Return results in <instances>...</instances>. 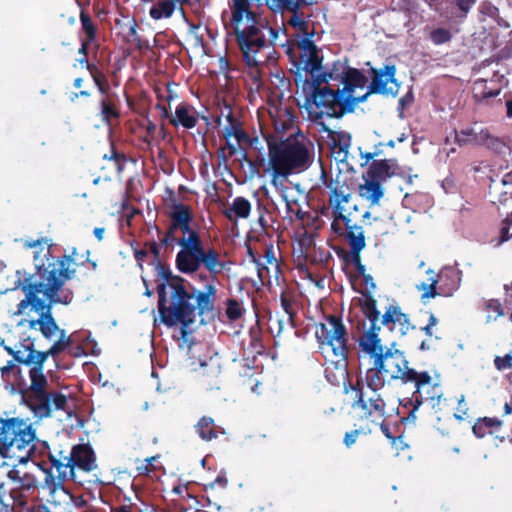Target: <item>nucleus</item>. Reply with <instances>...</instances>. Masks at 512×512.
Here are the masks:
<instances>
[{
    "instance_id": "nucleus-14",
    "label": "nucleus",
    "mask_w": 512,
    "mask_h": 512,
    "mask_svg": "<svg viewBox=\"0 0 512 512\" xmlns=\"http://www.w3.org/2000/svg\"><path fill=\"white\" fill-rule=\"evenodd\" d=\"M69 481L83 485L80 473H89L97 468L96 455L89 444L74 445L69 452Z\"/></svg>"
},
{
    "instance_id": "nucleus-1",
    "label": "nucleus",
    "mask_w": 512,
    "mask_h": 512,
    "mask_svg": "<svg viewBox=\"0 0 512 512\" xmlns=\"http://www.w3.org/2000/svg\"><path fill=\"white\" fill-rule=\"evenodd\" d=\"M46 257L40 260L36 256L37 272L28 274L16 282V286L22 290L25 297L17 304V310L14 312L16 316L22 315L30 306L32 310L39 313V317L28 320V327L30 329L38 327L43 337L48 340L58 334V339L47 351H40L39 365H44L49 356L56 357L68 350L73 343L72 336L67 335L66 331L57 324L52 307L54 304L68 305L72 302L73 293L61 291V289L67 280L74 277L76 271L68 269V258L57 265L48 251H46Z\"/></svg>"
},
{
    "instance_id": "nucleus-30",
    "label": "nucleus",
    "mask_w": 512,
    "mask_h": 512,
    "mask_svg": "<svg viewBox=\"0 0 512 512\" xmlns=\"http://www.w3.org/2000/svg\"><path fill=\"white\" fill-rule=\"evenodd\" d=\"M79 18L81 23V33L84 34V38L81 39L80 51L84 52L86 50V45H92L96 41L97 25L92 20L91 16L83 9L80 11Z\"/></svg>"
},
{
    "instance_id": "nucleus-21",
    "label": "nucleus",
    "mask_w": 512,
    "mask_h": 512,
    "mask_svg": "<svg viewBox=\"0 0 512 512\" xmlns=\"http://www.w3.org/2000/svg\"><path fill=\"white\" fill-rule=\"evenodd\" d=\"M322 131L327 133L328 138L332 142V151L335 159L341 162L345 161L351 147V134L346 131H334L327 126H324Z\"/></svg>"
},
{
    "instance_id": "nucleus-19",
    "label": "nucleus",
    "mask_w": 512,
    "mask_h": 512,
    "mask_svg": "<svg viewBox=\"0 0 512 512\" xmlns=\"http://www.w3.org/2000/svg\"><path fill=\"white\" fill-rule=\"evenodd\" d=\"M199 120V113L196 108L188 102H181L177 105L175 112L171 115L169 123L174 126H182L185 129L194 128Z\"/></svg>"
},
{
    "instance_id": "nucleus-63",
    "label": "nucleus",
    "mask_w": 512,
    "mask_h": 512,
    "mask_svg": "<svg viewBox=\"0 0 512 512\" xmlns=\"http://www.w3.org/2000/svg\"><path fill=\"white\" fill-rule=\"evenodd\" d=\"M361 276L363 277V281L366 286V290L362 292V295L364 293H370L372 295V290L376 288V284L374 282L373 277L370 274H366V272H364V275Z\"/></svg>"
},
{
    "instance_id": "nucleus-25",
    "label": "nucleus",
    "mask_w": 512,
    "mask_h": 512,
    "mask_svg": "<svg viewBox=\"0 0 512 512\" xmlns=\"http://www.w3.org/2000/svg\"><path fill=\"white\" fill-rule=\"evenodd\" d=\"M29 493L12 488L6 494L5 504L1 506L0 512L30 511Z\"/></svg>"
},
{
    "instance_id": "nucleus-41",
    "label": "nucleus",
    "mask_w": 512,
    "mask_h": 512,
    "mask_svg": "<svg viewBox=\"0 0 512 512\" xmlns=\"http://www.w3.org/2000/svg\"><path fill=\"white\" fill-rule=\"evenodd\" d=\"M350 247V261L355 266L356 271L359 275H364L366 272L365 266L361 262L360 252L365 247V239L352 238L351 243H348Z\"/></svg>"
},
{
    "instance_id": "nucleus-43",
    "label": "nucleus",
    "mask_w": 512,
    "mask_h": 512,
    "mask_svg": "<svg viewBox=\"0 0 512 512\" xmlns=\"http://www.w3.org/2000/svg\"><path fill=\"white\" fill-rule=\"evenodd\" d=\"M427 274L431 275L428 282H423L417 286L419 291H423L421 295L422 300L441 296L440 286H438V281L434 276L435 272L432 269H428Z\"/></svg>"
},
{
    "instance_id": "nucleus-13",
    "label": "nucleus",
    "mask_w": 512,
    "mask_h": 512,
    "mask_svg": "<svg viewBox=\"0 0 512 512\" xmlns=\"http://www.w3.org/2000/svg\"><path fill=\"white\" fill-rule=\"evenodd\" d=\"M326 186L331 189L329 198L330 204L333 206V221L331 228L334 233L343 237L348 243H351L352 238L365 239L363 224L355 220H347V216L341 212V203H348L349 193H345L343 187L333 186V181L330 180Z\"/></svg>"
},
{
    "instance_id": "nucleus-5",
    "label": "nucleus",
    "mask_w": 512,
    "mask_h": 512,
    "mask_svg": "<svg viewBox=\"0 0 512 512\" xmlns=\"http://www.w3.org/2000/svg\"><path fill=\"white\" fill-rule=\"evenodd\" d=\"M6 350L20 364L31 366L29 371L30 386L25 394V401L34 415L40 419L50 417L53 411L66 410L67 397L57 391H49L48 380L43 373V365H39L38 356L40 351L29 346L14 351L6 347Z\"/></svg>"
},
{
    "instance_id": "nucleus-2",
    "label": "nucleus",
    "mask_w": 512,
    "mask_h": 512,
    "mask_svg": "<svg viewBox=\"0 0 512 512\" xmlns=\"http://www.w3.org/2000/svg\"><path fill=\"white\" fill-rule=\"evenodd\" d=\"M357 344L359 357H367L371 366L364 376L359 375L356 382L350 384L354 392L352 408L360 409L365 418L379 419L386 410V401L379 391L394 380L407 384V374L415 369L409 367L404 352L396 348V342L387 346L374 330L367 337H358Z\"/></svg>"
},
{
    "instance_id": "nucleus-39",
    "label": "nucleus",
    "mask_w": 512,
    "mask_h": 512,
    "mask_svg": "<svg viewBox=\"0 0 512 512\" xmlns=\"http://www.w3.org/2000/svg\"><path fill=\"white\" fill-rule=\"evenodd\" d=\"M478 145L485 146L497 153H501L506 147L505 142L501 138L492 135L487 128L478 132Z\"/></svg>"
},
{
    "instance_id": "nucleus-38",
    "label": "nucleus",
    "mask_w": 512,
    "mask_h": 512,
    "mask_svg": "<svg viewBox=\"0 0 512 512\" xmlns=\"http://www.w3.org/2000/svg\"><path fill=\"white\" fill-rule=\"evenodd\" d=\"M392 174L393 172L391 171V165L386 159L374 160L365 173L366 176L379 182L385 181L387 178L392 176Z\"/></svg>"
},
{
    "instance_id": "nucleus-4",
    "label": "nucleus",
    "mask_w": 512,
    "mask_h": 512,
    "mask_svg": "<svg viewBox=\"0 0 512 512\" xmlns=\"http://www.w3.org/2000/svg\"><path fill=\"white\" fill-rule=\"evenodd\" d=\"M231 17L223 20L226 36L233 39L241 52L243 61L249 67H257L266 62L263 50L274 45L278 31L257 21L256 13L251 9L250 0H230ZM224 19V13L222 14Z\"/></svg>"
},
{
    "instance_id": "nucleus-20",
    "label": "nucleus",
    "mask_w": 512,
    "mask_h": 512,
    "mask_svg": "<svg viewBox=\"0 0 512 512\" xmlns=\"http://www.w3.org/2000/svg\"><path fill=\"white\" fill-rule=\"evenodd\" d=\"M372 93H369V89L367 92L361 96L352 95H343V93H339V95H334L333 100H335V108L331 110L330 118H341L346 114L353 113L359 103L365 102L368 97Z\"/></svg>"
},
{
    "instance_id": "nucleus-53",
    "label": "nucleus",
    "mask_w": 512,
    "mask_h": 512,
    "mask_svg": "<svg viewBox=\"0 0 512 512\" xmlns=\"http://www.w3.org/2000/svg\"><path fill=\"white\" fill-rule=\"evenodd\" d=\"M280 300H281V306H282L284 312L288 316V322L291 324L292 328H294L295 327L294 317H295L296 313L293 309L292 301L284 293H282Z\"/></svg>"
},
{
    "instance_id": "nucleus-32",
    "label": "nucleus",
    "mask_w": 512,
    "mask_h": 512,
    "mask_svg": "<svg viewBox=\"0 0 512 512\" xmlns=\"http://www.w3.org/2000/svg\"><path fill=\"white\" fill-rule=\"evenodd\" d=\"M9 477L15 484L13 488L20 491L33 494L38 488V480L32 473L24 472L21 474L19 470H12L9 472Z\"/></svg>"
},
{
    "instance_id": "nucleus-9",
    "label": "nucleus",
    "mask_w": 512,
    "mask_h": 512,
    "mask_svg": "<svg viewBox=\"0 0 512 512\" xmlns=\"http://www.w3.org/2000/svg\"><path fill=\"white\" fill-rule=\"evenodd\" d=\"M326 72L319 73L313 76L302 75V72L297 71L294 77V82L297 87H301L306 97V104H313L323 115L330 117L331 110L335 108L334 95H339L333 88L336 84H330Z\"/></svg>"
},
{
    "instance_id": "nucleus-34",
    "label": "nucleus",
    "mask_w": 512,
    "mask_h": 512,
    "mask_svg": "<svg viewBox=\"0 0 512 512\" xmlns=\"http://www.w3.org/2000/svg\"><path fill=\"white\" fill-rule=\"evenodd\" d=\"M116 101L117 98L114 96H106L99 100L101 120L107 126H111L113 120L120 118L121 113Z\"/></svg>"
},
{
    "instance_id": "nucleus-15",
    "label": "nucleus",
    "mask_w": 512,
    "mask_h": 512,
    "mask_svg": "<svg viewBox=\"0 0 512 512\" xmlns=\"http://www.w3.org/2000/svg\"><path fill=\"white\" fill-rule=\"evenodd\" d=\"M48 459L56 474L46 470L45 486L51 494H54L59 489L64 491V483L69 481V452L65 453L62 450L57 453L48 452Z\"/></svg>"
},
{
    "instance_id": "nucleus-44",
    "label": "nucleus",
    "mask_w": 512,
    "mask_h": 512,
    "mask_svg": "<svg viewBox=\"0 0 512 512\" xmlns=\"http://www.w3.org/2000/svg\"><path fill=\"white\" fill-rule=\"evenodd\" d=\"M103 159L112 161L118 174L123 172L128 161L126 154L118 151L113 143L110 145V154H104Z\"/></svg>"
},
{
    "instance_id": "nucleus-59",
    "label": "nucleus",
    "mask_w": 512,
    "mask_h": 512,
    "mask_svg": "<svg viewBox=\"0 0 512 512\" xmlns=\"http://www.w3.org/2000/svg\"><path fill=\"white\" fill-rule=\"evenodd\" d=\"M456 7L461 12V16L466 17L477 0H453Z\"/></svg>"
},
{
    "instance_id": "nucleus-36",
    "label": "nucleus",
    "mask_w": 512,
    "mask_h": 512,
    "mask_svg": "<svg viewBox=\"0 0 512 512\" xmlns=\"http://www.w3.org/2000/svg\"><path fill=\"white\" fill-rule=\"evenodd\" d=\"M187 2L188 0H158L150 8L149 15L154 20L170 18L176 9L177 3L185 4Z\"/></svg>"
},
{
    "instance_id": "nucleus-28",
    "label": "nucleus",
    "mask_w": 512,
    "mask_h": 512,
    "mask_svg": "<svg viewBox=\"0 0 512 512\" xmlns=\"http://www.w3.org/2000/svg\"><path fill=\"white\" fill-rule=\"evenodd\" d=\"M251 203L248 199L237 196L232 204L223 210V215L230 221L236 223L238 219H247L251 213Z\"/></svg>"
},
{
    "instance_id": "nucleus-42",
    "label": "nucleus",
    "mask_w": 512,
    "mask_h": 512,
    "mask_svg": "<svg viewBox=\"0 0 512 512\" xmlns=\"http://www.w3.org/2000/svg\"><path fill=\"white\" fill-rule=\"evenodd\" d=\"M291 16L287 19V24L297 30L302 35L311 34L309 31V15L305 14L303 10L290 12Z\"/></svg>"
},
{
    "instance_id": "nucleus-33",
    "label": "nucleus",
    "mask_w": 512,
    "mask_h": 512,
    "mask_svg": "<svg viewBox=\"0 0 512 512\" xmlns=\"http://www.w3.org/2000/svg\"><path fill=\"white\" fill-rule=\"evenodd\" d=\"M24 247L25 248H28V249H31V248H36V247H40V250L39 251H35L34 252V257H38L40 260L42 259H46V251L49 252V255L54 259V261L57 263V265H60V263L62 261H64L65 258H68L67 260V266H68V269H70V263L73 261V258L71 255H64L62 256L60 259H56L52 254H51V251H50V245L48 244V241L47 239H44V238H41V239H36V240H31V241H26L24 243ZM34 265H37L36 264V258H34ZM37 272V266H35V272Z\"/></svg>"
},
{
    "instance_id": "nucleus-51",
    "label": "nucleus",
    "mask_w": 512,
    "mask_h": 512,
    "mask_svg": "<svg viewBox=\"0 0 512 512\" xmlns=\"http://www.w3.org/2000/svg\"><path fill=\"white\" fill-rule=\"evenodd\" d=\"M80 65L89 71L94 84L107 79L106 75L94 63L89 62V60L82 59Z\"/></svg>"
},
{
    "instance_id": "nucleus-50",
    "label": "nucleus",
    "mask_w": 512,
    "mask_h": 512,
    "mask_svg": "<svg viewBox=\"0 0 512 512\" xmlns=\"http://www.w3.org/2000/svg\"><path fill=\"white\" fill-rule=\"evenodd\" d=\"M429 39L435 45H442L452 39V34L450 30L446 28H436L430 32Z\"/></svg>"
},
{
    "instance_id": "nucleus-23",
    "label": "nucleus",
    "mask_w": 512,
    "mask_h": 512,
    "mask_svg": "<svg viewBox=\"0 0 512 512\" xmlns=\"http://www.w3.org/2000/svg\"><path fill=\"white\" fill-rule=\"evenodd\" d=\"M441 296L449 297L459 288L461 272L453 267L443 268L437 275Z\"/></svg>"
},
{
    "instance_id": "nucleus-26",
    "label": "nucleus",
    "mask_w": 512,
    "mask_h": 512,
    "mask_svg": "<svg viewBox=\"0 0 512 512\" xmlns=\"http://www.w3.org/2000/svg\"><path fill=\"white\" fill-rule=\"evenodd\" d=\"M228 113L226 115L227 124L224 127L223 136L225 139H229L230 137H235L238 143H250L252 144V139L250 136L243 130L242 123L234 116L231 108L226 106Z\"/></svg>"
},
{
    "instance_id": "nucleus-57",
    "label": "nucleus",
    "mask_w": 512,
    "mask_h": 512,
    "mask_svg": "<svg viewBox=\"0 0 512 512\" xmlns=\"http://www.w3.org/2000/svg\"><path fill=\"white\" fill-rule=\"evenodd\" d=\"M142 126L146 130L144 141L150 144L155 139L156 125L149 118H146Z\"/></svg>"
},
{
    "instance_id": "nucleus-54",
    "label": "nucleus",
    "mask_w": 512,
    "mask_h": 512,
    "mask_svg": "<svg viewBox=\"0 0 512 512\" xmlns=\"http://www.w3.org/2000/svg\"><path fill=\"white\" fill-rule=\"evenodd\" d=\"M424 315L428 317V322L426 325L421 326L420 330L425 333L426 336L432 337L433 336V330L432 328L438 324V319L431 311H422Z\"/></svg>"
},
{
    "instance_id": "nucleus-16",
    "label": "nucleus",
    "mask_w": 512,
    "mask_h": 512,
    "mask_svg": "<svg viewBox=\"0 0 512 512\" xmlns=\"http://www.w3.org/2000/svg\"><path fill=\"white\" fill-rule=\"evenodd\" d=\"M369 74L371 77L369 93H376L381 95L397 94L399 84L396 79L395 65L388 64L383 68L371 67Z\"/></svg>"
},
{
    "instance_id": "nucleus-10",
    "label": "nucleus",
    "mask_w": 512,
    "mask_h": 512,
    "mask_svg": "<svg viewBox=\"0 0 512 512\" xmlns=\"http://www.w3.org/2000/svg\"><path fill=\"white\" fill-rule=\"evenodd\" d=\"M193 212L189 205L174 203L170 207L168 229L160 238V243L166 247L195 243L202 241L200 233L192 227Z\"/></svg>"
},
{
    "instance_id": "nucleus-37",
    "label": "nucleus",
    "mask_w": 512,
    "mask_h": 512,
    "mask_svg": "<svg viewBox=\"0 0 512 512\" xmlns=\"http://www.w3.org/2000/svg\"><path fill=\"white\" fill-rule=\"evenodd\" d=\"M502 421L496 417H483L477 419L472 427V431L477 438H483L487 434H492L500 429Z\"/></svg>"
},
{
    "instance_id": "nucleus-55",
    "label": "nucleus",
    "mask_w": 512,
    "mask_h": 512,
    "mask_svg": "<svg viewBox=\"0 0 512 512\" xmlns=\"http://www.w3.org/2000/svg\"><path fill=\"white\" fill-rule=\"evenodd\" d=\"M484 309L486 311L494 312L496 315L494 317V320H496L498 317L504 315V310L502 307V304L497 299H490L484 303Z\"/></svg>"
},
{
    "instance_id": "nucleus-27",
    "label": "nucleus",
    "mask_w": 512,
    "mask_h": 512,
    "mask_svg": "<svg viewBox=\"0 0 512 512\" xmlns=\"http://www.w3.org/2000/svg\"><path fill=\"white\" fill-rule=\"evenodd\" d=\"M209 272V275L212 279V282L209 284L214 285V281L217 279V276L222 273L225 268L224 262L220 260V254L214 248L205 249L203 247L202 256H201V266Z\"/></svg>"
},
{
    "instance_id": "nucleus-56",
    "label": "nucleus",
    "mask_w": 512,
    "mask_h": 512,
    "mask_svg": "<svg viewBox=\"0 0 512 512\" xmlns=\"http://www.w3.org/2000/svg\"><path fill=\"white\" fill-rule=\"evenodd\" d=\"M494 365L497 370L504 371L512 367V355L506 354L505 356H496L494 358Z\"/></svg>"
},
{
    "instance_id": "nucleus-6",
    "label": "nucleus",
    "mask_w": 512,
    "mask_h": 512,
    "mask_svg": "<svg viewBox=\"0 0 512 512\" xmlns=\"http://www.w3.org/2000/svg\"><path fill=\"white\" fill-rule=\"evenodd\" d=\"M265 138L273 185L278 178L287 179L291 174L305 171L314 160V144L300 130L284 140L270 134Z\"/></svg>"
},
{
    "instance_id": "nucleus-3",
    "label": "nucleus",
    "mask_w": 512,
    "mask_h": 512,
    "mask_svg": "<svg viewBox=\"0 0 512 512\" xmlns=\"http://www.w3.org/2000/svg\"><path fill=\"white\" fill-rule=\"evenodd\" d=\"M162 282L157 284L158 314L160 321L167 327L182 326L181 335L195 322L196 314L200 317L213 316L217 289L213 284H206L203 291L186 288V280L173 275L165 266L159 267Z\"/></svg>"
},
{
    "instance_id": "nucleus-60",
    "label": "nucleus",
    "mask_w": 512,
    "mask_h": 512,
    "mask_svg": "<svg viewBox=\"0 0 512 512\" xmlns=\"http://www.w3.org/2000/svg\"><path fill=\"white\" fill-rule=\"evenodd\" d=\"M366 432L363 429H354L346 432L343 442L347 447H351L357 440L359 435H365Z\"/></svg>"
},
{
    "instance_id": "nucleus-49",
    "label": "nucleus",
    "mask_w": 512,
    "mask_h": 512,
    "mask_svg": "<svg viewBox=\"0 0 512 512\" xmlns=\"http://www.w3.org/2000/svg\"><path fill=\"white\" fill-rule=\"evenodd\" d=\"M511 226H512V213L507 215V217L505 219H503L501 222L499 236L496 239V246H499L512 238V232H510Z\"/></svg>"
},
{
    "instance_id": "nucleus-40",
    "label": "nucleus",
    "mask_w": 512,
    "mask_h": 512,
    "mask_svg": "<svg viewBox=\"0 0 512 512\" xmlns=\"http://www.w3.org/2000/svg\"><path fill=\"white\" fill-rule=\"evenodd\" d=\"M341 212L347 216V220H355L364 223L370 218V212L360 208L357 204L351 202V196L348 197V203H341Z\"/></svg>"
},
{
    "instance_id": "nucleus-24",
    "label": "nucleus",
    "mask_w": 512,
    "mask_h": 512,
    "mask_svg": "<svg viewBox=\"0 0 512 512\" xmlns=\"http://www.w3.org/2000/svg\"><path fill=\"white\" fill-rule=\"evenodd\" d=\"M194 430L198 437L206 442L217 439L220 435H225V429L215 423L210 416H202L194 425Z\"/></svg>"
},
{
    "instance_id": "nucleus-31",
    "label": "nucleus",
    "mask_w": 512,
    "mask_h": 512,
    "mask_svg": "<svg viewBox=\"0 0 512 512\" xmlns=\"http://www.w3.org/2000/svg\"><path fill=\"white\" fill-rule=\"evenodd\" d=\"M363 179L365 182L359 185V195L368 200L371 205L378 204L384 194L381 182L373 180L365 174L363 175Z\"/></svg>"
},
{
    "instance_id": "nucleus-52",
    "label": "nucleus",
    "mask_w": 512,
    "mask_h": 512,
    "mask_svg": "<svg viewBox=\"0 0 512 512\" xmlns=\"http://www.w3.org/2000/svg\"><path fill=\"white\" fill-rule=\"evenodd\" d=\"M386 414H387V409L385 410V414L382 418H379V419L369 418V419L371 420L372 423L379 425L381 432L386 436L387 439H389L391 441L392 445H395L397 439H400L401 436L397 437L392 434L389 425L385 423Z\"/></svg>"
},
{
    "instance_id": "nucleus-29",
    "label": "nucleus",
    "mask_w": 512,
    "mask_h": 512,
    "mask_svg": "<svg viewBox=\"0 0 512 512\" xmlns=\"http://www.w3.org/2000/svg\"><path fill=\"white\" fill-rule=\"evenodd\" d=\"M501 87L494 80L477 79L473 83V96L476 101L482 102L496 97L501 93Z\"/></svg>"
},
{
    "instance_id": "nucleus-48",
    "label": "nucleus",
    "mask_w": 512,
    "mask_h": 512,
    "mask_svg": "<svg viewBox=\"0 0 512 512\" xmlns=\"http://www.w3.org/2000/svg\"><path fill=\"white\" fill-rule=\"evenodd\" d=\"M311 34H308V35H302L301 37L299 35H297L299 37V39H297L296 41V48L299 50V55L300 54H305V53H308L316 48H318L316 46V44L314 43V41L311 39L314 35V31H310ZM290 46L294 47V44H289Z\"/></svg>"
},
{
    "instance_id": "nucleus-11",
    "label": "nucleus",
    "mask_w": 512,
    "mask_h": 512,
    "mask_svg": "<svg viewBox=\"0 0 512 512\" xmlns=\"http://www.w3.org/2000/svg\"><path fill=\"white\" fill-rule=\"evenodd\" d=\"M407 379L408 383L414 384L415 389L411 398L405 404V407L409 405L412 409L409 412L408 417L403 418V420L415 421V411L421 404L428 403L433 409L440 405L443 390L438 383L433 382L428 371L417 372L414 370V372L407 374Z\"/></svg>"
},
{
    "instance_id": "nucleus-17",
    "label": "nucleus",
    "mask_w": 512,
    "mask_h": 512,
    "mask_svg": "<svg viewBox=\"0 0 512 512\" xmlns=\"http://www.w3.org/2000/svg\"><path fill=\"white\" fill-rule=\"evenodd\" d=\"M203 242L181 244V250L176 255V267L185 274L197 272L201 267Z\"/></svg>"
},
{
    "instance_id": "nucleus-46",
    "label": "nucleus",
    "mask_w": 512,
    "mask_h": 512,
    "mask_svg": "<svg viewBox=\"0 0 512 512\" xmlns=\"http://www.w3.org/2000/svg\"><path fill=\"white\" fill-rule=\"evenodd\" d=\"M455 141L460 145L475 144L478 145V132L473 128L462 129L459 132L455 131Z\"/></svg>"
},
{
    "instance_id": "nucleus-12",
    "label": "nucleus",
    "mask_w": 512,
    "mask_h": 512,
    "mask_svg": "<svg viewBox=\"0 0 512 512\" xmlns=\"http://www.w3.org/2000/svg\"><path fill=\"white\" fill-rule=\"evenodd\" d=\"M315 336L320 347L328 346L333 354L346 361L349 355V335L341 317L337 315L325 316V322L320 323Z\"/></svg>"
},
{
    "instance_id": "nucleus-35",
    "label": "nucleus",
    "mask_w": 512,
    "mask_h": 512,
    "mask_svg": "<svg viewBox=\"0 0 512 512\" xmlns=\"http://www.w3.org/2000/svg\"><path fill=\"white\" fill-rule=\"evenodd\" d=\"M266 5L274 12H296L303 7L314 4L313 0H265Z\"/></svg>"
},
{
    "instance_id": "nucleus-8",
    "label": "nucleus",
    "mask_w": 512,
    "mask_h": 512,
    "mask_svg": "<svg viewBox=\"0 0 512 512\" xmlns=\"http://www.w3.org/2000/svg\"><path fill=\"white\" fill-rule=\"evenodd\" d=\"M47 448L46 442H41L36 436L33 424L19 417H0V454L16 457L20 463L37 457V446Z\"/></svg>"
},
{
    "instance_id": "nucleus-7",
    "label": "nucleus",
    "mask_w": 512,
    "mask_h": 512,
    "mask_svg": "<svg viewBox=\"0 0 512 512\" xmlns=\"http://www.w3.org/2000/svg\"><path fill=\"white\" fill-rule=\"evenodd\" d=\"M360 309L364 321L363 331L359 337H367L372 330L377 337H381L382 330L404 337L417 328L409 314L405 313L398 303L388 304L381 312L378 309L377 300L370 293L363 294V298L360 299Z\"/></svg>"
},
{
    "instance_id": "nucleus-58",
    "label": "nucleus",
    "mask_w": 512,
    "mask_h": 512,
    "mask_svg": "<svg viewBox=\"0 0 512 512\" xmlns=\"http://www.w3.org/2000/svg\"><path fill=\"white\" fill-rule=\"evenodd\" d=\"M158 458V455L146 458L143 463L137 467L139 475H149L154 467L153 462Z\"/></svg>"
},
{
    "instance_id": "nucleus-47",
    "label": "nucleus",
    "mask_w": 512,
    "mask_h": 512,
    "mask_svg": "<svg viewBox=\"0 0 512 512\" xmlns=\"http://www.w3.org/2000/svg\"><path fill=\"white\" fill-rule=\"evenodd\" d=\"M348 65L346 63H343L341 61H335L332 65V67L325 71L326 76L328 77L329 81L337 82V84H341L344 78V73H346V70L348 69Z\"/></svg>"
},
{
    "instance_id": "nucleus-45",
    "label": "nucleus",
    "mask_w": 512,
    "mask_h": 512,
    "mask_svg": "<svg viewBox=\"0 0 512 512\" xmlns=\"http://www.w3.org/2000/svg\"><path fill=\"white\" fill-rule=\"evenodd\" d=\"M244 309L240 301L235 298H228L226 300L225 314L230 321H237L243 315Z\"/></svg>"
},
{
    "instance_id": "nucleus-22",
    "label": "nucleus",
    "mask_w": 512,
    "mask_h": 512,
    "mask_svg": "<svg viewBox=\"0 0 512 512\" xmlns=\"http://www.w3.org/2000/svg\"><path fill=\"white\" fill-rule=\"evenodd\" d=\"M368 82V78L366 75L357 68L348 67L346 73H344V78L342 81L343 88H339V84H336L337 87L335 92L343 93V95H352L355 93L356 89H363L366 87Z\"/></svg>"
},
{
    "instance_id": "nucleus-61",
    "label": "nucleus",
    "mask_w": 512,
    "mask_h": 512,
    "mask_svg": "<svg viewBox=\"0 0 512 512\" xmlns=\"http://www.w3.org/2000/svg\"><path fill=\"white\" fill-rule=\"evenodd\" d=\"M228 485V478L226 477V474L221 472L217 475V477L211 481L209 484H207V487H210L211 489H225Z\"/></svg>"
},
{
    "instance_id": "nucleus-62",
    "label": "nucleus",
    "mask_w": 512,
    "mask_h": 512,
    "mask_svg": "<svg viewBox=\"0 0 512 512\" xmlns=\"http://www.w3.org/2000/svg\"><path fill=\"white\" fill-rule=\"evenodd\" d=\"M98 91L101 93V98H105L106 96H114V98H117V95L115 93L110 92V84L108 79L104 81H100L99 83L95 84Z\"/></svg>"
},
{
    "instance_id": "nucleus-18",
    "label": "nucleus",
    "mask_w": 512,
    "mask_h": 512,
    "mask_svg": "<svg viewBox=\"0 0 512 512\" xmlns=\"http://www.w3.org/2000/svg\"><path fill=\"white\" fill-rule=\"evenodd\" d=\"M286 53L289 55L293 64L296 66L297 71L302 72V75L313 76V73L322 68V57L319 55V49L316 48L308 53L300 54L299 61H296L295 47L290 45L286 48Z\"/></svg>"
},
{
    "instance_id": "nucleus-64",
    "label": "nucleus",
    "mask_w": 512,
    "mask_h": 512,
    "mask_svg": "<svg viewBox=\"0 0 512 512\" xmlns=\"http://www.w3.org/2000/svg\"><path fill=\"white\" fill-rule=\"evenodd\" d=\"M145 248L148 250V254H152L155 260H158L160 257V249L159 245L155 241L146 242Z\"/></svg>"
}]
</instances>
